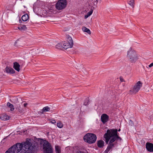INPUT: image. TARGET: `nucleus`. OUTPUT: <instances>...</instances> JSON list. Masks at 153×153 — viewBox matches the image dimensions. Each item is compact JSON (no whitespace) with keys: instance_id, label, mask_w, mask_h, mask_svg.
Segmentation results:
<instances>
[{"instance_id":"nucleus-1","label":"nucleus","mask_w":153,"mask_h":153,"mask_svg":"<svg viewBox=\"0 0 153 153\" xmlns=\"http://www.w3.org/2000/svg\"><path fill=\"white\" fill-rule=\"evenodd\" d=\"M30 140L27 138L25 142L17 143L11 147L5 153H34L35 146L32 145Z\"/></svg>"},{"instance_id":"nucleus-2","label":"nucleus","mask_w":153,"mask_h":153,"mask_svg":"<svg viewBox=\"0 0 153 153\" xmlns=\"http://www.w3.org/2000/svg\"><path fill=\"white\" fill-rule=\"evenodd\" d=\"M42 143H43L42 146L44 153H53V148L50 143L44 140H42Z\"/></svg>"},{"instance_id":"nucleus-3","label":"nucleus","mask_w":153,"mask_h":153,"mask_svg":"<svg viewBox=\"0 0 153 153\" xmlns=\"http://www.w3.org/2000/svg\"><path fill=\"white\" fill-rule=\"evenodd\" d=\"M97 136L93 133H88L83 137L85 142L89 144L94 143L97 140Z\"/></svg>"},{"instance_id":"nucleus-4","label":"nucleus","mask_w":153,"mask_h":153,"mask_svg":"<svg viewBox=\"0 0 153 153\" xmlns=\"http://www.w3.org/2000/svg\"><path fill=\"white\" fill-rule=\"evenodd\" d=\"M127 57L130 61L132 63H134L138 59V56L135 51L132 50L131 48L128 51Z\"/></svg>"},{"instance_id":"nucleus-5","label":"nucleus","mask_w":153,"mask_h":153,"mask_svg":"<svg viewBox=\"0 0 153 153\" xmlns=\"http://www.w3.org/2000/svg\"><path fill=\"white\" fill-rule=\"evenodd\" d=\"M62 44L63 48L65 49L72 48L73 45V40L72 38L70 36H68L67 41L63 42Z\"/></svg>"},{"instance_id":"nucleus-6","label":"nucleus","mask_w":153,"mask_h":153,"mask_svg":"<svg viewBox=\"0 0 153 153\" xmlns=\"http://www.w3.org/2000/svg\"><path fill=\"white\" fill-rule=\"evenodd\" d=\"M67 5L66 0H59L56 4V9L61 10L64 9Z\"/></svg>"},{"instance_id":"nucleus-7","label":"nucleus","mask_w":153,"mask_h":153,"mask_svg":"<svg viewBox=\"0 0 153 153\" xmlns=\"http://www.w3.org/2000/svg\"><path fill=\"white\" fill-rule=\"evenodd\" d=\"M117 129H108L106 133H105V135H107L111 138H114L118 134H119L117 132Z\"/></svg>"},{"instance_id":"nucleus-8","label":"nucleus","mask_w":153,"mask_h":153,"mask_svg":"<svg viewBox=\"0 0 153 153\" xmlns=\"http://www.w3.org/2000/svg\"><path fill=\"white\" fill-rule=\"evenodd\" d=\"M142 86V83L140 81H139L135 85L133 88H131L130 91L133 94H136L138 92Z\"/></svg>"},{"instance_id":"nucleus-9","label":"nucleus","mask_w":153,"mask_h":153,"mask_svg":"<svg viewBox=\"0 0 153 153\" xmlns=\"http://www.w3.org/2000/svg\"><path fill=\"white\" fill-rule=\"evenodd\" d=\"M115 141L114 138H112L110 140L108 143V147L111 149L115 146V145L117 143V142Z\"/></svg>"},{"instance_id":"nucleus-10","label":"nucleus","mask_w":153,"mask_h":153,"mask_svg":"<svg viewBox=\"0 0 153 153\" xmlns=\"http://www.w3.org/2000/svg\"><path fill=\"white\" fill-rule=\"evenodd\" d=\"M146 148L148 152H153V143L149 142H147L146 144Z\"/></svg>"},{"instance_id":"nucleus-11","label":"nucleus","mask_w":153,"mask_h":153,"mask_svg":"<svg viewBox=\"0 0 153 153\" xmlns=\"http://www.w3.org/2000/svg\"><path fill=\"white\" fill-rule=\"evenodd\" d=\"M101 119L102 123H105L108 121L109 117L106 114H104L101 115Z\"/></svg>"},{"instance_id":"nucleus-12","label":"nucleus","mask_w":153,"mask_h":153,"mask_svg":"<svg viewBox=\"0 0 153 153\" xmlns=\"http://www.w3.org/2000/svg\"><path fill=\"white\" fill-rule=\"evenodd\" d=\"M5 71L7 73L13 74L15 73L14 70L13 68L9 67H7L5 68Z\"/></svg>"},{"instance_id":"nucleus-13","label":"nucleus","mask_w":153,"mask_h":153,"mask_svg":"<svg viewBox=\"0 0 153 153\" xmlns=\"http://www.w3.org/2000/svg\"><path fill=\"white\" fill-rule=\"evenodd\" d=\"M10 117L6 114H3L1 115L0 117V119L2 120L5 121L10 119Z\"/></svg>"},{"instance_id":"nucleus-14","label":"nucleus","mask_w":153,"mask_h":153,"mask_svg":"<svg viewBox=\"0 0 153 153\" xmlns=\"http://www.w3.org/2000/svg\"><path fill=\"white\" fill-rule=\"evenodd\" d=\"M13 68L14 69L18 71H19L20 69V65L17 62H15L13 64Z\"/></svg>"},{"instance_id":"nucleus-15","label":"nucleus","mask_w":153,"mask_h":153,"mask_svg":"<svg viewBox=\"0 0 153 153\" xmlns=\"http://www.w3.org/2000/svg\"><path fill=\"white\" fill-rule=\"evenodd\" d=\"M104 142L102 140L97 141V145L99 148H102L104 146Z\"/></svg>"},{"instance_id":"nucleus-16","label":"nucleus","mask_w":153,"mask_h":153,"mask_svg":"<svg viewBox=\"0 0 153 153\" xmlns=\"http://www.w3.org/2000/svg\"><path fill=\"white\" fill-rule=\"evenodd\" d=\"M29 16L27 14H25L22 17V19L24 22L27 21L29 19Z\"/></svg>"},{"instance_id":"nucleus-17","label":"nucleus","mask_w":153,"mask_h":153,"mask_svg":"<svg viewBox=\"0 0 153 153\" xmlns=\"http://www.w3.org/2000/svg\"><path fill=\"white\" fill-rule=\"evenodd\" d=\"M7 106L10 108V110L11 111H13L14 109V108L13 105L11 104L9 102H8L7 103Z\"/></svg>"},{"instance_id":"nucleus-18","label":"nucleus","mask_w":153,"mask_h":153,"mask_svg":"<svg viewBox=\"0 0 153 153\" xmlns=\"http://www.w3.org/2000/svg\"><path fill=\"white\" fill-rule=\"evenodd\" d=\"M82 29L83 31L87 32L88 34H91V32L90 30L86 27H82Z\"/></svg>"},{"instance_id":"nucleus-19","label":"nucleus","mask_w":153,"mask_h":153,"mask_svg":"<svg viewBox=\"0 0 153 153\" xmlns=\"http://www.w3.org/2000/svg\"><path fill=\"white\" fill-rule=\"evenodd\" d=\"M104 137L105 138V141L107 144L108 143V142L109 141H110V140H111V138L109 137L107 135H105V134L104 135Z\"/></svg>"},{"instance_id":"nucleus-20","label":"nucleus","mask_w":153,"mask_h":153,"mask_svg":"<svg viewBox=\"0 0 153 153\" xmlns=\"http://www.w3.org/2000/svg\"><path fill=\"white\" fill-rule=\"evenodd\" d=\"M55 150L56 153H61V150L58 146H55Z\"/></svg>"},{"instance_id":"nucleus-21","label":"nucleus","mask_w":153,"mask_h":153,"mask_svg":"<svg viewBox=\"0 0 153 153\" xmlns=\"http://www.w3.org/2000/svg\"><path fill=\"white\" fill-rule=\"evenodd\" d=\"M16 108L18 111L19 112H22L23 109L22 108L20 107V106L19 104L17 105V107H16Z\"/></svg>"},{"instance_id":"nucleus-22","label":"nucleus","mask_w":153,"mask_h":153,"mask_svg":"<svg viewBox=\"0 0 153 153\" xmlns=\"http://www.w3.org/2000/svg\"><path fill=\"white\" fill-rule=\"evenodd\" d=\"M50 110V108L48 106H46L44 107L42 109V112L43 113L44 112H47L49 111Z\"/></svg>"},{"instance_id":"nucleus-23","label":"nucleus","mask_w":153,"mask_h":153,"mask_svg":"<svg viewBox=\"0 0 153 153\" xmlns=\"http://www.w3.org/2000/svg\"><path fill=\"white\" fill-rule=\"evenodd\" d=\"M18 28L20 30H25L27 29V27L25 25H22L18 27Z\"/></svg>"},{"instance_id":"nucleus-24","label":"nucleus","mask_w":153,"mask_h":153,"mask_svg":"<svg viewBox=\"0 0 153 153\" xmlns=\"http://www.w3.org/2000/svg\"><path fill=\"white\" fill-rule=\"evenodd\" d=\"M63 44L62 43H59L56 46V48L58 49H61L62 48H63Z\"/></svg>"},{"instance_id":"nucleus-25","label":"nucleus","mask_w":153,"mask_h":153,"mask_svg":"<svg viewBox=\"0 0 153 153\" xmlns=\"http://www.w3.org/2000/svg\"><path fill=\"white\" fill-rule=\"evenodd\" d=\"M128 4L133 7H134V0H129Z\"/></svg>"},{"instance_id":"nucleus-26","label":"nucleus","mask_w":153,"mask_h":153,"mask_svg":"<svg viewBox=\"0 0 153 153\" xmlns=\"http://www.w3.org/2000/svg\"><path fill=\"white\" fill-rule=\"evenodd\" d=\"M57 126L58 127L60 128H61L63 127L62 123L60 121H59V122L57 123Z\"/></svg>"},{"instance_id":"nucleus-27","label":"nucleus","mask_w":153,"mask_h":153,"mask_svg":"<svg viewBox=\"0 0 153 153\" xmlns=\"http://www.w3.org/2000/svg\"><path fill=\"white\" fill-rule=\"evenodd\" d=\"M89 100L88 99H86L84 101V105H88L89 104Z\"/></svg>"},{"instance_id":"nucleus-28","label":"nucleus","mask_w":153,"mask_h":153,"mask_svg":"<svg viewBox=\"0 0 153 153\" xmlns=\"http://www.w3.org/2000/svg\"><path fill=\"white\" fill-rule=\"evenodd\" d=\"M115 141L116 140L117 142L118 140H120V141L122 140V138L119 136V134H118L116 137H115Z\"/></svg>"},{"instance_id":"nucleus-29","label":"nucleus","mask_w":153,"mask_h":153,"mask_svg":"<svg viewBox=\"0 0 153 153\" xmlns=\"http://www.w3.org/2000/svg\"><path fill=\"white\" fill-rule=\"evenodd\" d=\"M129 125L131 126H132L134 125V123L133 121L131 120H129Z\"/></svg>"},{"instance_id":"nucleus-30","label":"nucleus","mask_w":153,"mask_h":153,"mask_svg":"<svg viewBox=\"0 0 153 153\" xmlns=\"http://www.w3.org/2000/svg\"><path fill=\"white\" fill-rule=\"evenodd\" d=\"M149 116L150 119L153 116V112L152 111H150L149 112Z\"/></svg>"},{"instance_id":"nucleus-31","label":"nucleus","mask_w":153,"mask_h":153,"mask_svg":"<svg viewBox=\"0 0 153 153\" xmlns=\"http://www.w3.org/2000/svg\"><path fill=\"white\" fill-rule=\"evenodd\" d=\"M75 153H88L87 152H84V151H77Z\"/></svg>"},{"instance_id":"nucleus-32","label":"nucleus","mask_w":153,"mask_h":153,"mask_svg":"<svg viewBox=\"0 0 153 153\" xmlns=\"http://www.w3.org/2000/svg\"><path fill=\"white\" fill-rule=\"evenodd\" d=\"M93 13V10H91L89 11L87 14L88 15V16H90Z\"/></svg>"},{"instance_id":"nucleus-33","label":"nucleus","mask_w":153,"mask_h":153,"mask_svg":"<svg viewBox=\"0 0 153 153\" xmlns=\"http://www.w3.org/2000/svg\"><path fill=\"white\" fill-rule=\"evenodd\" d=\"M51 122L53 124H54L56 123V121L55 120H51Z\"/></svg>"},{"instance_id":"nucleus-34","label":"nucleus","mask_w":153,"mask_h":153,"mask_svg":"<svg viewBox=\"0 0 153 153\" xmlns=\"http://www.w3.org/2000/svg\"><path fill=\"white\" fill-rule=\"evenodd\" d=\"M110 150V149L107 146L106 150L104 152L107 153Z\"/></svg>"},{"instance_id":"nucleus-35","label":"nucleus","mask_w":153,"mask_h":153,"mask_svg":"<svg viewBox=\"0 0 153 153\" xmlns=\"http://www.w3.org/2000/svg\"><path fill=\"white\" fill-rule=\"evenodd\" d=\"M153 66V62L152 63H151L149 65V68H151V67H152Z\"/></svg>"},{"instance_id":"nucleus-36","label":"nucleus","mask_w":153,"mask_h":153,"mask_svg":"<svg viewBox=\"0 0 153 153\" xmlns=\"http://www.w3.org/2000/svg\"><path fill=\"white\" fill-rule=\"evenodd\" d=\"M19 41V40H17L15 42V43H14V45L15 46H17V45H16V44L17 43V41Z\"/></svg>"},{"instance_id":"nucleus-37","label":"nucleus","mask_w":153,"mask_h":153,"mask_svg":"<svg viewBox=\"0 0 153 153\" xmlns=\"http://www.w3.org/2000/svg\"><path fill=\"white\" fill-rule=\"evenodd\" d=\"M120 80L121 82L124 81L123 79L122 78H121V77H120Z\"/></svg>"},{"instance_id":"nucleus-38","label":"nucleus","mask_w":153,"mask_h":153,"mask_svg":"<svg viewBox=\"0 0 153 153\" xmlns=\"http://www.w3.org/2000/svg\"><path fill=\"white\" fill-rule=\"evenodd\" d=\"M89 16H88V15L87 14L86 15H85V18H87Z\"/></svg>"},{"instance_id":"nucleus-39","label":"nucleus","mask_w":153,"mask_h":153,"mask_svg":"<svg viewBox=\"0 0 153 153\" xmlns=\"http://www.w3.org/2000/svg\"><path fill=\"white\" fill-rule=\"evenodd\" d=\"M24 106L25 107H26L27 106V104L25 103V104H24Z\"/></svg>"},{"instance_id":"nucleus-40","label":"nucleus","mask_w":153,"mask_h":153,"mask_svg":"<svg viewBox=\"0 0 153 153\" xmlns=\"http://www.w3.org/2000/svg\"><path fill=\"white\" fill-rule=\"evenodd\" d=\"M117 131H120L121 130V129L120 128L118 130H117Z\"/></svg>"},{"instance_id":"nucleus-41","label":"nucleus","mask_w":153,"mask_h":153,"mask_svg":"<svg viewBox=\"0 0 153 153\" xmlns=\"http://www.w3.org/2000/svg\"><path fill=\"white\" fill-rule=\"evenodd\" d=\"M19 22L20 23H22V21H21V20H19Z\"/></svg>"}]
</instances>
